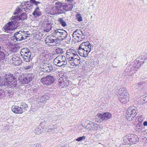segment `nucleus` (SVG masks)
Segmentation results:
<instances>
[{"mask_svg":"<svg viewBox=\"0 0 147 147\" xmlns=\"http://www.w3.org/2000/svg\"><path fill=\"white\" fill-rule=\"evenodd\" d=\"M64 32V30H63L58 29L55 30V33L58 36V39H53L52 38L53 36H47L45 40V43L48 45L52 46V45H51V43L55 42V44H54L53 45L58 46L59 44L57 41L59 40H62L64 39V36L63 35Z\"/></svg>","mask_w":147,"mask_h":147,"instance_id":"1","label":"nucleus"},{"mask_svg":"<svg viewBox=\"0 0 147 147\" xmlns=\"http://www.w3.org/2000/svg\"><path fill=\"white\" fill-rule=\"evenodd\" d=\"M93 47V45L89 42H82L79 46L78 49V52L80 56L86 57Z\"/></svg>","mask_w":147,"mask_h":147,"instance_id":"2","label":"nucleus"},{"mask_svg":"<svg viewBox=\"0 0 147 147\" xmlns=\"http://www.w3.org/2000/svg\"><path fill=\"white\" fill-rule=\"evenodd\" d=\"M119 98L120 102L123 104L127 103L129 100V94L126 88H122L118 91Z\"/></svg>","mask_w":147,"mask_h":147,"instance_id":"3","label":"nucleus"},{"mask_svg":"<svg viewBox=\"0 0 147 147\" xmlns=\"http://www.w3.org/2000/svg\"><path fill=\"white\" fill-rule=\"evenodd\" d=\"M141 61L136 60L134 61V64L133 65H130L125 70V72L128 75H132L137 70L138 68H139L142 65Z\"/></svg>","mask_w":147,"mask_h":147,"instance_id":"4","label":"nucleus"},{"mask_svg":"<svg viewBox=\"0 0 147 147\" xmlns=\"http://www.w3.org/2000/svg\"><path fill=\"white\" fill-rule=\"evenodd\" d=\"M71 45L70 44L67 46H66L65 49L66 50V58L65 57L66 61H65V63L66 62V64L69 63V60L73 59L76 55H77L76 51L74 50L71 49Z\"/></svg>","mask_w":147,"mask_h":147,"instance_id":"5","label":"nucleus"},{"mask_svg":"<svg viewBox=\"0 0 147 147\" xmlns=\"http://www.w3.org/2000/svg\"><path fill=\"white\" fill-rule=\"evenodd\" d=\"M34 77L33 74H22L18 78L19 82L22 84H28L31 82Z\"/></svg>","mask_w":147,"mask_h":147,"instance_id":"6","label":"nucleus"},{"mask_svg":"<svg viewBox=\"0 0 147 147\" xmlns=\"http://www.w3.org/2000/svg\"><path fill=\"white\" fill-rule=\"evenodd\" d=\"M137 111V109L136 107H130L128 108L126 113V117L127 120L129 121H131L136 116Z\"/></svg>","mask_w":147,"mask_h":147,"instance_id":"7","label":"nucleus"},{"mask_svg":"<svg viewBox=\"0 0 147 147\" xmlns=\"http://www.w3.org/2000/svg\"><path fill=\"white\" fill-rule=\"evenodd\" d=\"M30 35L28 31L21 30L14 34V39L17 41H20L26 38Z\"/></svg>","mask_w":147,"mask_h":147,"instance_id":"8","label":"nucleus"},{"mask_svg":"<svg viewBox=\"0 0 147 147\" xmlns=\"http://www.w3.org/2000/svg\"><path fill=\"white\" fill-rule=\"evenodd\" d=\"M20 54L25 61H30L31 53L29 49L26 48L22 49L21 50Z\"/></svg>","mask_w":147,"mask_h":147,"instance_id":"9","label":"nucleus"},{"mask_svg":"<svg viewBox=\"0 0 147 147\" xmlns=\"http://www.w3.org/2000/svg\"><path fill=\"white\" fill-rule=\"evenodd\" d=\"M55 80V78L54 76L49 75L42 78L40 81L43 84L48 86L54 83Z\"/></svg>","mask_w":147,"mask_h":147,"instance_id":"10","label":"nucleus"},{"mask_svg":"<svg viewBox=\"0 0 147 147\" xmlns=\"http://www.w3.org/2000/svg\"><path fill=\"white\" fill-rule=\"evenodd\" d=\"M85 127L91 131L100 130L102 128V126L101 125L92 122L88 123Z\"/></svg>","mask_w":147,"mask_h":147,"instance_id":"11","label":"nucleus"},{"mask_svg":"<svg viewBox=\"0 0 147 147\" xmlns=\"http://www.w3.org/2000/svg\"><path fill=\"white\" fill-rule=\"evenodd\" d=\"M41 70L45 72H49L53 69V67L50 64L44 63L40 64V65Z\"/></svg>","mask_w":147,"mask_h":147,"instance_id":"12","label":"nucleus"},{"mask_svg":"<svg viewBox=\"0 0 147 147\" xmlns=\"http://www.w3.org/2000/svg\"><path fill=\"white\" fill-rule=\"evenodd\" d=\"M16 77L15 76L10 73H9L5 75L4 77V81L3 82L2 85L4 86L8 85L9 82L11 81Z\"/></svg>","mask_w":147,"mask_h":147,"instance_id":"13","label":"nucleus"},{"mask_svg":"<svg viewBox=\"0 0 147 147\" xmlns=\"http://www.w3.org/2000/svg\"><path fill=\"white\" fill-rule=\"evenodd\" d=\"M80 58L77 54L72 59L69 60V63L67 64L68 65L69 63L71 65L73 66L78 65L80 64Z\"/></svg>","mask_w":147,"mask_h":147,"instance_id":"14","label":"nucleus"},{"mask_svg":"<svg viewBox=\"0 0 147 147\" xmlns=\"http://www.w3.org/2000/svg\"><path fill=\"white\" fill-rule=\"evenodd\" d=\"M50 96L51 95L48 93H46L44 95L42 96L37 105L39 106V107H43L44 106L46 100H48Z\"/></svg>","mask_w":147,"mask_h":147,"instance_id":"15","label":"nucleus"},{"mask_svg":"<svg viewBox=\"0 0 147 147\" xmlns=\"http://www.w3.org/2000/svg\"><path fill=\"white\" fill-rule=\"evenodd\" d=\"M22 60L20 57L16 55L12 56V63L15 66H18L22 63Z\"/></svg>","mask_w":147,"mask_h":147,"instance_id":"16","label":"nucleus"},{"mask_svg":"<svg viewBox=\"0 0 147 147\" xmlns=\"http://www.w3.org/2000/svg\"><path fill=\"white\" fill-rule=\"evenodd\" d=\"M97 116L102 120L106 121L111 117L112 115L109 113L106 112L103 113L98 114Z\"/></svg>","mask_w":147,"mask_h":147,"instance_id":"17","label":"nucleus"},{"mask_svg":"<svg viewBox=\"0 0 147 147\" xmlns=\"http://www.w3.org/2000/svg\"><path fill=\"white\" fill-rule=\"evenodd\" d=\"M28 2V1H26L22 3L20 5L21 8L26 12L28 10L32 8V5L30 3H27Z\"/></svg>","mask_w":147,"mask_h":147,"instance_id":"18","label":"nucleus"},{"mask_svg":"<svg viewBox=\"0 0 147 147\" xmlns=\"http://www.w3.org/2000/svg\"><path fill=\"white\" fill-rule=\"evenodd\" d=\"M128 137L131 144H135L139 141V138L136 135L133 134H129L128 135Z\"/></svg>","mask_w":147,"mask_h":147,"instance_id":"19","label":"nucleus"},{"mask_svg":"<svg viewBox=\"0 0 147 147\" xmlns=\"http://www.w3.org/2000/svg\"><path fill=\"white\" fill-rule=\"evenodd\" d=\"M12 22L11 21V22H9L4 26L3 28L5 31L7 32H9L10 31L13 30V28H12L13 26L12 24Z\"/></svg>","mask_w":147,"mask_h":147,"instance_id":"20","label":"nucleus"},{"mask_svg":"<svg viewBox=\"0 0 147 147\" xmlns=\"http://www.w3.org/2000/svg\"><path fill=\"white\" fill-rule=\"evenodd\" d=\"M21 107L17 106H13L11 107L12 111L16 114H22L23 113V111Z\"/></svg>","mask_w":147,"mask_h":147,"instance_id":"21","label":"nucleus"},{"mask_svg":"<svg viewBox=\"0 0 147 147\" xmlns=\"http://www.w3.org/2000/svg\"><path fill=\"white\" fill-rule=\"evenodd\" d=\"M82 31L80 30H77L73 33L72 36L74 39H77L81 35H83ZM74 40V39H73Z\"/></svg>","mask_w":147,"mask_h":147,"instance_id":"22","label":"nucleus"},{"mask_svg":"<svg viewBox=\"0 0 147 147\" xmlns=\"http://www.w3.org/2000/svg\"><path fill=\"white\" fill-rule=\"evenodd\" d=\"M27 18L26 14L25 13H22L20 16H13V19H16L17 20H24Z\"/></svg>","mask_w":147,"mask_h":147,"instance_id":"23","label":"nucleus"},{"mask_svg":"<svg viewBox=\"0 0 147 147\" xmlns=\"http://www.w3.org/2000/svg\"><path fill=\"white\" fill-rule=\"evenodd\" d=\"M11 20L12 22L13 25V29H15L17 28L18 27L21 26V23L19 21L20 20H17L16 19H13V16L11 18Z\"/></svg>","mask_w":147,"mask_h":147,"instance_id":"24","label":"nucleus"},{"mask_svg":"<svg viewBox=\"0 0 147 147\" xmlns=\"http://www.w3.org/2000/svg\"><path fill=\"white\" fill-rule=\"evenodd\" d=\"M48 13L52 15H54L56 14H58V9L57 6H51L50 7L48 12Z\"/></svg>","mask_w":147,"mask_h":147,"instance_id":"25","label":"nucleus"},{"mask_svg":"<svg viewBox=\"0 0 147 147\" xmlns=\"http://www.w3.org/2000/svg\"><path fill=\"white\" fill-rule=\"evenodd\" d=\"M65 35H66L65 36V42L66 43L67 45L65 44V47H66V46H68V45H70V43L71 40V37L70 36V34H68L65 30Z\"/></svg>","mask_w":147,"mask_h":147,"instance_id":"26","label":"nucleus"},{"mask_svg":"<svg viewBox=\"0 0 147 147\" xmlns=\"http://www.w3.org/2000/svg\"><path fill=\"white\" fill-rule=\"evenodd\" d=\"M47 23L46 22H45L44 24L45 29L44 30V32H49L51 29L52 26L51 24V22L48 21Z\"/></svg>","mask_w":147,"mask_h":147,"instance_id":"27","label":"nucleus"},{"mask_svg":"<svg viewBox=\"0 0 147 147\" xmlns=\"http://www.w3.org/2000/svg\"><path fill=\"white\" fill-rule=\"evenodd\" d=\"M58 14L63 13L64 12V5L59 4L57 6Z\"/></svg>","mask_w":147,"mask_h":147,"instance_id":"28","label":"nucleus"},{"mask_svg":"<svg viewBox=\"0 0 147 147\" xmlns=\"http://www.w3.org/2000/svg\"><path fill=\"white\" fill-rule=\"evenodd\" d=\"M57 127L55 125H53V126H49L48 128H47V131L49 133H53L55 132V129Z\"/></svg>","mask_w":147,"mask_h":147,"instance_id":"29","label":"nucleus"},{"mask_svg":"<svg viewBox=\"0 0 147 147\" xmlns=\"http://www.w3.org/2000/svg\"><path fill=\"white\" fill-rule=\"evenodd\" d=\"M17 85V82L16 81V77L9 82L7 86H10L12 88L15 87Z\"/></svg>","mask_w":147,"mask_h":147,"instance_id":"30","label":"nucleus"},{"mask_svg":"<svg viewBox=\"0 0 147 147\" xmlns=\"http://www.w3.org/2000/svg\"><path fill=\"white\" fill-rule=\"evenodd\" d=\"M32 14L36 17H38L41 15V13L39 11L38 7H37L35 8Z\"/></svg>","mask_w":147,"mask_h":147,"instance_id":"31","label":"nucleus"},{"mask_svg":"<svg viewBox=\"0 0 147 147\" xmlns=\"http://www.w3.org/2000/svg\"><path fill=\"white\" fill-rule=\"evenodd\" d=\"M64 78L59 77V79L58 80L59 84L61 88H64Z\"/></svg>","mask_w":147,"mask_h":147,"instance_id":"32","label":"nucleus"},{"mask_svg":"<svg viewBox=\"0 0 147 147\" xmlns=\"http://www.w3.org/2000/svg\"><path fill=\"white\" fill-rule=\"evenodd\" d=\"M123 144L124 145L131 144L129 139L128 135L125 136L123 138Z\"/></svg>","mask_w":147,"mask_h":147,"instance_id":"33","label":"nucleus"},{"mask_svg":"<svg viewBox=\"0 0 147 147\" xmlns=\"http://www.w3.org/2000/svg\"><path fill=\"white\" fill-rule=\"evenodd\" d=\"M72 8V5L71 4L65 3V10L67 11L71 10Z\"/></svg>","mask_w":147,"mask_h":147,"instance_id":"34","label":"nucleus"},{"mask_svg":"<svg viewBox=\"0 0 147 147\" xmlns=\"http://www.w3.org/2000/svg\"><path fill=\"white\" fill-rule=\"evenodd\" d=\"M7 94V92L3 90H0V99L5 98Z\"/></svg>","mask_w":147,"mask_h":147,"instance_id":"35","label":"nucleus"},{"mask_svg":"<svg viewBox=\"0 0 147 147\" xmlns=\"http://www.w3.org/2000/svg\"><path fill=\"white\" fill-rule=\"evenodd\" d=\"M136 128L138 131H141L143 128L142 124L141 123H138L136 126Z\"/></svg>","mask_w":147,"mask_h":147,"instance_id":"36","label":"nucleus"},{"mask_svg":"<svg viewBox=\"0 0 147 147\" xmlns=\"http://www.w3.org/2000/svg\"><path fill=\"white\" fill-rule=\"evenodd\" d=\"M20 107H21L23 112L25 111V110H27L28 108V106L27 104L24 102L21 103Z\"/></svg>","mask_w":147,"mask_h":147,"instance_id":"37","label":"nucleus"},{"mask_svg":"<svg viewBox=\"0 0 147 147\" xmlns=\"http://www.w3.org/2000/svg\"><path fill=\"white\" fill-rule=\"evenodd\" d=\"M5 54L0 50V61L3 60L5 58Z\"/></svg>","mask_w":147,"mask_h":147,"instance_id":"38","label":"nucleus"},{"mask_svg":"<svg viewBox=\"0 0 147 147\" xmlns=\"http://www.w3.org/2000/svg\"><path fill=\"white\" fill-rule=\"evenodd\" d=\"M41 127H39L35 129L34 132L37 134L39 135L41 133Z\"/></svg>","mask_w":147,"mask_h":147,"instance_id":"39","label":"nucleus"},{"mask_svg":"<svg viewBox=\"0 0 147 147\" xmlns=\"http://www.w3.org/2000/svg\"><path fill=\"white\" fill-rule=\"evenodd\" d=\"M21 9L20 7H18L16 8L14 12L13 13V14L16 15V16H18V14L21 12Z\"/></svg>","mask_w":147,"mask_h":147,"instance_id":"40","label":"nucleus"},{"mask_svg":"<svg viewBox=\"0 0 147 147\" xmlns=\"http://www.w3.org/2000/svg\"><path fill=\"white\" fill-rule=\"evenodd\" d=\"M30 3H31L32 4H34L36 6L38 5V3H40V2L38 1H37L35 0H30Z\"/></svg>","mask_w":147,"mask_h":147,"instance_id":"41","label":"nucleus"},{"mask_svg":"<svg viewBox=\"0 0 147 147\" xmlns=\"http://www.w3.org/2000/svg\"><path fill=\"white\" fill-rule=\"evenodd\" d=\"M56 52L57 53H61L62 54L63 53V49L60 48L57 49L56 50Z\"/></svg>","mask_w":147,"mask_h":147,"instance_id":"42","label":"nucleus"},{"mask_svg":"<svg viewBox=\"0 0 147 147\" xmlns=\"http://www.w3.org/2000/svg\"><path fill=\"white\" fill-rule=\"evenodd\" d=\"M139 58L141 60H143V59H147V53L145 54L144 55H141L140 56Z\"/></svg>","mask_w":147,"mask_h":147,"instance_id":"43","label":"nucleus"},{"mask_svg":"<svg viewBox=\"0 0 147 147\" xmlns=\"http://www.w3.org/2000/svg\"><path fill=\"white\" fill-rule=\"evenodd\" d=\"M143 82H139L135 84V87L136 88H138L140 87L143 84Z\"/></svg>","mask_w":147,"mask_h":147,"instance_id":"44","label":"nucleus"},{"mask_svg":"<svg viewBox=\"0 0 147 147\" xmlns=\"http://www.w3.org/2000/svg\"><path fill=\"white\" fill-rule=\"evenodd\" d=\"M86 138V137L85 136H83L82 137H79L78 138L76 139V140L78 141L79 142L80 141H81L82 140H83L85 139Z\"/></svg>","mask_w":147,"mask_h":147,"instance_id":"45","label":"nucleus"},{"mask_svg":"<svg viewBox=\"0 0 147 147\" xmlns=\"http://www.w3.org/2000/svg\"><path fill=\"white\" fill-rule=\"evenodd\" d=\"M76 17L77 20L79 22H81L82 20V17L80 15L78 14L76 15Z\"/></svg>","mask_w":147,"mask_h":147,"instance_id":"46","label":"nucleus"},{"mask_svg":"<svg viewBox=\"0 0 147 147\" xmlns=\"http://www.w3.org/2000/svg\"><path fill=\"white\" fill-rule=\"evenodd\" d=\"M84 38L83 36L81 35L80 36V37H78L77 38V39H76V41H75V42H79L81 41Z\"/></svg>","mask_w":147,"mask_h":147,"instance_id":"47","label":"nucleus"},{"mask_svg":"<svg viewBox=\"0 0 147 147\" xmlns=\"http://www.w3.org/2000/svg\"><path fill=\"white\" fill-rule=\"evenodd\" d=\"M59 77L64 78V72L63 71H60L59 72Z\"/></svg>","mask_w":147,"mask_h":147,"instance_id":"48","label":"nucleus"},{"mask_svg":"<svg viewBox=\"0 0 147 147\" xmlns=\"http://www.w3.org/2000/svg\"><path fill=\"white\" fill-rule=\"evenodd\" d=\"M58 21L63 26H64V22L61 18H59L58 20Z\"/></svg>","mask_w":147,"mask_h":147,"instance_id":"49","label":"nucleus"},{"mask_svg":"<svg viewBox=\"0 0 147 147\" xmlns=\"http://www.w3.org/2000/svg\"><path fill=\"white\" fill-rule=\"evenodd\" d=\"M60 60L57 59V58H55L54 60V63L57 66V65H59V62H60Z\"/></svg>","mask_w":147,"mask_h":147,"instance_id":"50","label":"nucleus"},{"mask_svg":"<svg viewBox=\"0 0 147 147\" xmlns=\"http://www.w3.org/2000/svg\"><path fill=\"white\" fill-rule=\"evenodd\" d=\"M142 116H140L138 117V121H139L138 123H141L142 121H143V117H142Z\"/></svg>","mask_w":147,"mask_h":147,"instance_id":"51","label":"nucleus"},{"mask_svg":"<svg viewBox=\"0 0 147 147\" xmlns=\"http://www.w3.org/2000/svg\"><path fill=\"white\" fill-rule=\"evenodd\" d=\"M69 82L68 80H65V86H68L69 84Z\"/></svg>","mask_w":147,"mask_h":147,"instance_id":"52","label":"nucleus"},{"mask_svg":"<svg viewBox=\"0 0 147 147\" xmlns=\"http://www.w3.org/2000/svg\"><path fill=\"white\" fill-rule=\"evenodd\" d=\"M142 100L144 101V102H147V95L144 97H143L142 98Z\"/></svg>","mask_w":147,"mask_h":147,"instance_id":"53","label":"nucleus"},{"mask_svg":"<svg viewBox=\"0 0 147 147\" xmlns=\"http://www.w3.org/2000/svg\"><path fill=\"white\" fill-rule=\"evenodd\" d=\"M63 61H60V62H59V65H57V66H61L63 65H64L63 63Z\"/></svg>","mask_w":147,"mask_h":147,"instance_id":"54","label":"nucleus"},{"mask_svg":"<svg viewBox=\"0 0 147 147\" xmlns=\"http://www.w3.org/2000/svg\"><path fill=\"white\" fill-rule=\"evenodd\" d=\"M4 35L2 34L0 35V40L2 41L4 40Z\"/></svg>","mask_w":147,"mask_h":147,"instance_id":"55","label":"nucleus"},{"mask_svg":"<svg viewBox=\"0 0 147 147\" xmlns=\"http://www.w3.org/2000/svg\"><path fill=\"white\" fill-rule=\"evenodd\" d=\"M31 67V66L30 65H28V66H26L24 67V69H28Z\"/></svg>","mask_w":147,"mask_h":147,"instance_id":"56","label":"nucleus"},{"mask_svg":"<svg viewBox=\"0 0 147 147\" xmlns=\"http://www.w3.org/2000/svg\"><path fill=\"white\" fill-rule=\"evenodd\" d=\"M144 59L143 61L141 63L142 65H143L144 63H147V59Z\"/></svg>","mask_w":147,"mask_h":147,"instance_id":"57","label":"nucleus"},{"mask_svg":"<svg viewBox=\"0 0 147 147\" xmlns=\"http://www.w3.org/2000/svg\"><path fill=\"white\" fill-rule=\"evenodd\" d=\"M143 125L144 126H147V121H145L143 123Z\"/></svg>","mask_w":147,"mask_h":147,"instance_id":"58","label":"nucleus"},{"mask_svg":"<svg viewBox=\"0 0 147 147\" xmlns=\"http://www.w3.org/2000/svg\"><path fill=\"white\" fill-rule=\"evenodd\" d=\"M35 147H41V146L39 144H37L35 146Z\"/></svg>","mask_w":147,"mask_h":147,"instance_id":"59","label":"nucleus"},{"mask_svg":"<svg viewBox=\"0 0 147 147\" xmlns=\"http://www.w3.org/2000/svg\"><path fill=\"white\" fill-rule=\"evenodd\" d=\"M12 51H16V49H15L14 48H13V49H12Z\"/></svg>","mask_w":147,"mask_h":147,"instance_id":"60","label":"nucleus"},{"mask_svg":"<svg viewBox=\"0 0 147 147\" xmlns=\"http://www.w3.org/2000/svg\"><path fill=\"white\" fill-rule=\"evenodd\" d=\"M73 1V0H66V1Z\"/></svg>","mask_w":147,"mask_h":147,"instance_id":"61","label":"nucleus"},{"mask_svg":"<svg viewBox=\"0 0 147 147\" xmlns=\"http://www.w3.org/2000/svg\"><path fill=\"white\" fill-rule=\"evenodd\" d=\"M1 47L0 46V50H1Z\"/></svg>","mask_w":147,"mask_h":147,"instance_id":"62","label":"nucleus"},{"mask_svg":"<svg viewBox=\"0 0 147 147\" xmlns=\"http://www.w3.org/2000/svg\"><path fill=\"white\" fill-rule=\"evenodd\" d=\"M65 27L66 26V23H65Z\"/></svg>","mask_w":147,"mask_h":147,"instance_id":"63","label":"nucleus"},{"mask_svg":"<svg viewBox=\"0 0 147 147\" xmlns=\"http://www.w3.org/2000/svg\"><path fill=\"white\" fill-rule=\"evenodd\" d=\"M146 133L147 134V130H146Z\"/></svg>","mask_w":147,"mask_h":147,"instance_id":"64","label":"nucleus"}]
</instances>
